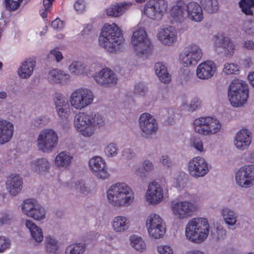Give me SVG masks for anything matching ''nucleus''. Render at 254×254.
<instances>
[{"label": "nucleus", "instance_id": "nucleus-17", "mask_svg": "<svg viewBox=\"0 0 254 254\" xmlns=\"http://www.w3.org/2000/svg\"><path fill=\"white\" fill-rule=\"evenodd\" d=\"M195 210L193 203L189 201H181L172 203V210L174 215L179 219L190 217Z\"/></svg>", "mask_w": 254, "mask_h": 254}, {"label": "nucleus", "instance_id": "nucleus-38", "mask_svg": "<svg viewBox=\"0 0 254 254\" xmlns=\"http://www.w3.org/2000/svg\"><path fill=\"white\" fill-rule=\"evenodd\" d=\"M130 244L136 251L142 252L146 249V245L142 239L138 236L133 235L130 238Z\"/></svg>", "mask_w": 254, "mask_h": 254}, {"label": "nucleus", "instance_id": "nucleus-50", "mask_svg": "<svg viewBox=\"0 0 254 254\" xmlns=\"http://www.w3.org/2000/svg\"><path fill=\"white\" fill-rule=\"evenodd\" d=\"M157 251L159 254H173V250L167 245L158 246Z\"/></svg>", "mask_w": 254, "mask_h": 254}, {"label": "nucleus", "instance_id": "nucleus-11", "mask_svg": "<svg viewBox=\"0 0 254 254\" xmlns=\"http://www.w3.org/2000/svg\"><path fill=\"white\" fill-rule=\"evenodd\" d=\"M146 225L149 236L152 238H162L165 233V224L162 218L157 214H150L146 221Z\"/></svg>", "mask_w": 254, "mask_h": 254}, {"label": "nucleus", "instance_id": "nucleus-21", "mask_svg": "<svg viewBox=\"0 0 254 254\" xmlns=\"http://www.w3.org/2000/svg\"><path fill=\"white\" fill-rule=\"evenodd\" d=\"M54 101L58 115L61 119L67 118L70 112L67 99L61 93H55Z\"/></svg>", "mask_w": 254, "mask_h": 254}, {"label": "nucleus", "instance_id": "nucleus-25", "mask_svg": "<svg viewBox=\"0 0 254 254\" xmlns=\"http://www.w3.org/2000/svg\"><path fill=\"white\" fill-rule=\"evenodd\" d=\"M13 124L6 120L0 119V144L9 142L13 135Z\"/></svg>", "mask_w": 254, "mask_h": 254}, {"label": "nucleus", "instance_id": "nucleus-52", "mask_svg": "<svg viewBox=\"0 0 254 254\" xmlns=\"http://www.w3.org/2000/svg\"><path fill=\"white\" fill-rule=\"evenodd\" d=\"M10 242L8 239L4 237L0 236V253L3 252L10 247Z\"/></svg>", "mask_w": 254, "mask_h": 254}, {"label": "nucleus", "instance_id": "nucleus-22", "mask_svg": "<svg viewBox=\"0 0 254 254\" xmlns=\"http://www.w3.org/2000/svg\"><path fill=\"white\" fill-rule=\"evenodd\" d=\"M216 69V65L213 62L207 61L198 65L196 75L200 79H208L214 75Z\"/></svg>", "mask_w": 254, "mask_h": 254}, {"label": "nucleus", "instance_id": "nucleus-48", "mask_svg": "<svg viewBox=\"0 0 254 254\" xmlns=\"http://www.w3.org/2000/svg\"><path fill=\"white\" fill-rule=\"evenodd\" d=\"M201 100L197 97L193 98L189 106L188 110L193 112L200 107Z\"/></svg>", "mask_w": 254, "mask_h": 254}, {"label": "nucleus", "instance_id": "nucleus-12", "mask_svg": "<svg viewBox=\"0 0 254 254\" xmlns=\"http://www.w3.org/2000/svg\"><path fill=\"white\" fill-rule=\"evenodd\" d=\"M58 137L55 131L45 129L41 131L38 138V147L44 152L51 151L58 143Z\"/></svg>", "mask_w": 254, "mask_h": 254}, {"label": "nucleus", "instance_id": "nucleus-26", "mask_svg": "<svg viewBox=\"0 0 254 254\" xmlns=\"http://www.w3.org/2000/svg\"><path fill=\"white\" fill-rule=\"evenodd\" d=\"M216 44H219L225 50V54L227 57L232 56L234 53L235 47L234 43L228 37L224 34L218 33L214 36Z\"/></svg>", "mask_w": 254, "mask_h": 254}, {"label": "nucleus", "instance_id": "nucleus-55", "mask_svg": "<svg viewBox=\"0 0 254 254\" xmlns=\"http://www.w3.org/2000/svg\"><path fill=\"white\" fill-rule=\"evenodd\" d=\"M49 56H53L56 59V61L59 62L61 61L63 58L62 53L55 49L52 50L49 54Z\"/></svg>", "mask_w": 254, "mask_h": 254}, {"label": "nucleus", "instance_id": "nucleus-24", "mask_svg": "<svg viewBox=\"0 0 254 254\" xmlns=\"http://www.w3.org/2000/svg\"><path fill=\"white\" fill-rule=\"evenodd\" d=\"M163 197V189L156 182H152L148 185L146 198L151 204L160 202Z\"/></svg>", "mask_w": 254, "mask_h": 254}, {"label": "nucleus", "instance_id": "nucleus-33", "mask_svg": "<svg viewBox=\"0 0 254 254\" xmlns=\"http://www.w3.org/2000/svg\"><path fill=\"white\" fill-rule=\"evenodd\" d=\"M154 69L156 75L161 82L167 83L171 80V76L167 71V68L161 62L155 64Z\"/></svg>", "mask_w": 254, "mask_h": 254}, {"label": "nucleus", "instance_id": "nucleus-61", "mask_svg": "<svg viewBox=\"0 0 254 254\" xmlns=\"http://www.w3.org/2000/svg\"><path fill=\"white\" fill-rule=\"evenodd\" d=\"M161 163L163 165H166L168 167H169L171 165V162L168 156H162V159L161 160Z\"/></svg>", "mask_w": 254, "mask_h": 254}, {"label": "nucleus", "instance_id": "nucleus-16", "mask_svg": "<svg viewBox=\"0 0 254 254\" xmlns=\"http://www.w3.org/2000/svg\"><path fill=\"white\" fill-rule=\"evenodd\" d=\"M188 169L191 176L198 178L204 176L208 171V165L201 157L193 158L189 163Z\"/></svg>", "mask_w": 254, "mask_h": 254}, {"label": "nucleus", "instance_id": "nucleus-37", "mask_svg": "<svg viewBox=\"0 0 254 254\" xmlns=\"http://www.w3.org/2000/svg\"><path fill=\"white\" fill-rule=\"evenodd\" d=\"M199 1L205 10L208 13H215L218 9V2L217 0H199Z\"/></svg>", "mask_w": 254, "mask_h": 254}, {"label": "nucleus", "instance_id": "nucleus-27", "mask_svg": "<svg viewBox=\"0 0 254 254\" xmlns=\"http://www.w3.org/2000/svg\"><path fill=\"white\" fill-rule=\"evenodd\" d=\"M22 180L18 175H11L7 177L6 186V189L11 195H16L22 189Z\"/></svg>", "mask_w": 254, "mask_h": 254}, {"label": "nucleus", "instance_id": "nucleus-41", "mask_svg": "<svg viewBox=\"0 0 254 254\" xmlns=\"http://www.w3.org/2000/svg\"><path fill=\"white\" fill-rule=\"evenodd\" d=\"M69 70L71 73L79 75L84 72L85 67L81 62L76 61L69 65Z\"/></svg>", "mask_w": 254, "mask_h": 254}, {"label": "nucleus", "instance_id": "nucleus-32", "mask_svg": "<svg viewBox=\"0 0 254 254\" xmlns=\"http://www.w3.org/2000/svg\"><path fill=\"white\" fill-rule=\"evenodd\" d=\"M112 224L114 230L122 232L128 229L129 221L126 217L118 216L113 219Z\"/></svg>", "mask_w": 254, "mask_h": 254}, {"label": "nucleus", "instance_id": "nucleus-54", "mask_svg": "<svg viewBox=\"0 0 254 254\" xmlns=\"http://www.w3.org/2000/svg\"><path fill=\"white\" fill-rule=\"evenodd\" d=\"M193 146L197 150L202 151L203 150V143L200 138H194L193 141Z\"/></svg>", "mask_w": 254, "mask_h": 254}, {"label": "nucleus", "instance_id": "nucleus-56", "mask_svg": "<svg viewBox=\"0 0 254 254\" xmlns=\"http://www.w3.org/2000/svg\"><path fill=\"white\" fill-rule=\"evenodd\" d=\"M63 22L60 19L57 18L52 22L51 26L55 29H60L63 27Z\"/></svg>", "mask_w": 254, "mask_h": 254}, {"label": "nucleus", "instance_id": "nucleus-2", "mask_svg": "<svg viewBox=\"0 0 254 254\" xmlns=\"http://www.w3.org/2000/svg\"><path fill=\"white\" fill-rule=\"evenodd\" d=\"M104 124V118L99 113L79 112L74 117L75 127L84 136H91L94 132L95 127H100Z\"/></svg>", "mask_w": 254, "mask_h": 254}, {"label": "nucleus", "instance_id": "nucleus-59", "mask_svg": "<svg viewBox=\"0 0 254 254\" xmlns=\"http://www.w3.org/2000/svg\"><path fill=\"white\" fill-rule=\"evenodd\" d=\"M9 219V216L8 214L1 213L0 216V223L2 224L7 223Z\"/></svg>", "mask_w": 254, "mask_h": 254}, {"label": "nucleus", "instance_id": "nucleus-8", "mask_svg": "<svg viewBox=\"0 0 254 254\" xmlns=\"http://www.w3.org/2000/svg\"><path fill=\"white\" fill-rule=\"evenodd\" d=\"M131 43L138 56L150 54L152 50L151 41L147 38L145 30L138 28L134 31L131 37Z\"/></svg>", "mask_w": 254, "mask_h": 254}, {"label": "nucleus", "instance_id": "nucleus-6", "mask_svg": "<svg viewBox=\"0 0 254 254\" xmlns=\"http://www.w3.org/2000/svg\"><path fill=\"white\" fill-rule=\"evenodd\" d=\"M228 96L231 104L234 107L243 106L249 97L248 86L238 79L232 81L229 86Z\"/></svg>", "mask_w": 254, "mask_h": 254}, {"label": "nucleus", "instance_id": "nucleus-63", "mask_svg": "<svg viewBox=\"0 0 254 254\" xmlns=\"http://www.w3.org/2000/svg\"><path fill=\"white\" fill-rule=\"evenodd\" d=\"M244 47L249 50L254 49V42L251 40L246 41L244 43Z\"/></svg>", "mask_w": 254, "mask_h": 254}, {"label": "nucleus", "instance_id": "nucleus-58", "mask_svg": "<svg viewBox=\"0 0 254 254\" xmlns=\"http://www.w3.org/2000/svg\"><path fill=\"white\" fill-rule=\"evenodd\" d=\"M143 166L144 169L146 171H149L153 169V165L150 161L148 160H145L143 163Z\"/></svg>", "mask_w": 254, "mask_h": 254}, {"label": "nucleus", "instance_id": "nucleus-43", "mask_svg": "<svg viewBox=\"0 0 254 254\" xmlns=\"http://www.w3.org/2000/svg\"><path fill=\"white\" fill-rule=\"evenodd\" d=\"M84 246L79 244L68 246L65 250V254H82L84 251Z\"/></svg>", "mask_w": 254, "mask_h": 254}, {"label": "nucleus", "instance_id": "nucleus-53", "mask_svg": "<svg viewBox=\"0 0 254 254\" xmlns=\"http://www.w3.org/2000/svg\"><path fill=\"white\" fill-rule=\"evenodd\" d=\"M75 189L79 190V192L84 193L86 191V187L85 186V184L83 181L80 180L75 184Z\"/></svg>", "mask_w": 254, "mask_h": 254}, {"label": "nucleus", "instance_id": "nucleus-15", "mask_svg": "<svg viewBox=\"0 0 254 254\" xmlns=\"http://www.w3.org/2000/svg\"><path fill=\"white\" fill-rule=\"evenodd\" d=\"M202 55L201 50L196 45L188 47L184 53L180 56L182 64L185 66L195 65L200 60Z\"/></svg>", "mask_w": 254, "mask_h": 254}, {"label": "nucleus", "instance_id": "nucleus-64", "mask_svg": "<svg viewBox=\"0 0 254 254\" xmlns=\"http://www.w3.org/2000/svg\"><path fill=\"white\" fill-rule=\"evenodd\" d=\"M248 79L252 86L254 88V72L251 73L248 75Z\"/></svg>", "mask_w": 254, "mask_h": 254}, {"label": "nucleus", "instance_id": "nucleus-62", "mask_svg": "<svg viewBox=\"0 0 254 254\" xmlns=\"http://www.w3.org/2000/svg\"><path fill=\"white\" fill-rule=\"evenodd\" d=\"M217 238L218 240H220L224 238L226 235V232L225 230L223 229H217Z\"/></svg>", "mask_w": 254, "mask_h": 254}, {"label": "nucleus", "instance_id": "nucleus-44", "mask_svg": "<svg viewBox=\"0 0 254 254\" xmlns=\"http://www.w3.org/2000/svg\"><path fill=\"white\" fill-rule=\"evenodd\" d=\"M55 0H43V4L44 9L40 10V15L42 18L47 16L48 12H50L52 8L53 2Z\"/></svg>", "mask_w": 254, "mask_h": 254}, {"label": "nucleus", "instance_id": "nucleus-45", "mask_svg": "<svg viewBox=\"0 0 254 254\" xmlns=\"http://www.w3.org/2000/svg\"><path fill=\"white\" fill-rule=\"evenodd\" d=\"M223 71L226 74H236L239 71V67L234 64L226 63Z\"/></svg>", "mask_w": 254, "mask_h": 254}, {"label": "nucleus", "instance_id": "nucleus-31", "mask_svg": "<svg viewBox=\"0 0 254 254\" xmlns=\"http://www.w3.org/2000/svg\"><path fill=\"white\" fill-rule=\"evenodd\" d=\"M48 78L52 83H64L69 79V75L58 69H53L49 72Z\"/></svg>", "mask_w": 254, "mask_h": 254}, {"label": "nucleus", "instance_id": "nucleus-34", "mask_svg": "<svg viewBox=\"0 0 254 254\" xmlns=\"http://www.w3.org/2000/svg\"><path fill=\"white\" fill-rule=\"evenodd\" d=\"M26 227L29 230L32 238L37 242L43 240V232L40 228H39L32 221L26 220L25 222Z\"/></svg>", "mask_w": 254, "mask_h": 254}, {"label": "nucleus", "instance_id": "nucleus-10", "mask_svg": "<svg viewBox=\"0 0 254 254\" xmlns=\"http://www.w3.org/2000/svg\"><path fill=\"white\" fill-rule=\"evenodd\" d=\"M94 95L88 89L80 88L74 90L71 94L69 102L76 109H81L92 103Z\"/></svg>", "mask_w": 254, "mask_h": 254}, {"label": "nucleus", "instance_id": "nucleus-60", "mask_svg": "<svg viewBox=\"0 0 254 254\" xmlns=\"http://www.w3.org/2000/svg\"><path fill=\"white\" fill-rule=\"evenodd\" d=\"M92 26L90 25H87L82 30L81 33L82 35H88L92 32Z\"/></svg>", "mask_w": 254, "mask_h": 254}, {"label": "nucleus", "instance_id": "nucleus-13", "mask_svg": "<svg viewBox=\"0 0 254 254\" xmlns=\"http://www.w3.org/2000/svg\"><path fill=\"white\" fill-rule=\"evenodd\" d=\"M236 183L240 187L249 188L254 185V165H245L236 173Z\"/></svg>", "mask_w": 254, "mask_h": 254}, {"label": "nucleus", "instance_id": "nucleus-49", "mask_svg": "<svg viewBox=\"0 0 254 254\" xmlns=\"http://www.w3.org/2000/svg\"><path fill=\"white\" fill-rule=\"evenodd\" d=\"M75 10L78 13H81L85 10V3L83 0H77L74 4Z\"/></svg>", "mask_w": 254, "mask_h": 254}, {"label": "nucleus", "instance_id": "nucleus-47", "mask_svg": "<svg viewBox=\"0 0 254 254\" xmlns=\"http://www.w3.org/2000/svg\"><path fill=\"white\" fill-rule=\"evenodd\" d=\"M118 149L114 143L109 144L105 148V152L108 156H114L117 154Z\"/></svg>", "mask_w": 254, "mask_h": 254}, {"label": "nucleus", "instance_id": "nucleus-4", "mask_svg": "<svg viewBox=\"0 0 254 254\" xmlns=\"http://www.w3.org/2000/svg\"><path fill=\"white\" fill-rule=\"evenodd\" d=\"M209 233V224L207 219L201 217L190 220L185 228V235L188 240L201 244L207 238Z\"/></svg>", "mask_w": 254, "mask_h": 254}, {"label": "nucleus", "instance_id": "nucleus-39", "mask_svg": "<svg viewBox=\"0 0 254 254\" xmlns=\"http://www.w3.org/2000/svg\"><path fill=\"white\" fill-rule=\"evenodd\" d=\"M222 216L226 224L233 225L236 222V216L235 213L230 209L225 208L222 211Z\"/></svg>", "mask_w": 254, "mask_h": 254}, {"label": "nucleus", "instance_id": "nucleus-9", "mask_svg": "<svg viewBox=\"0 0 254 254\" xmlns=\"http://www.w3.org/2000/svg\"><path fill=\"white\" fill-rule=\"evenodd\" d=\"M168 6L165 0H149L144 5L143 13L152 19H160L167 12Z\"/></svg>", "mask_w": 254, "mask_h": 254}, {"label": "nucleus", "instance_id": "nucleus-42", "mask_svg": "<svg viewBox=\"0 0 254 254\" xmlns=\"http://www.w3.org/2000/svg\"><path fill=\"white\" fill-rule=\"evenodd\" d=\"M46 250L47 252L56 254L58 250L57 241L51 236L46 238Z\"/></svg>", "mask_w": 254, "mask_h": 254}, {"label": "nucleus", "instance_id": "nucleus-28", "mask_svg": "<svg viewBox=\"0 0 254 254\" xmlns=\"http://www.w3.org/2000/svg\"><path fill=\"white\" fill-rule=\"evenodd\" d=\"M251 133L246 129L240 130L236 135L235 145L237 148L245 150L249 146L251 143Z\"/></svg>", "mask_w": 254, "mask_h": 254}, {"label": "nucleus", "instance_id": "nucleus-5", "mask_svg": "<svg viewBox=\"0 0 254 254\" xmlns=\"http://www.w3.org/2000/svg\"><path fill=\"white\" fill-rule=\"evenodd\" d=\"M124 40L121 31L116 24H105L99 37V44L108 51L113 52Z\"/></svg>", "mask_w": 254, "mask_h": 254}, {"label": "nucleus", "instance_id": "nucleus-23", "mask_svg": "<svg viewBox=\"0 0 254 254\" xmlns=\"http://www.w3.org/2000/svg\"><path fill=\"white\" fill-rule=\"evenodd\" d=\"M96 82L107 86L115 85L117 81V78L113 71L109 68H103L94 76Z\"/></svg>", "mask_w": 254, "mask_h": 254}, {"label": "nucleus", "instance_id": "nucleus-40", "mask_svg": "<svg viewBox=\"0 0 254 254\" xmlns=\"http://www.w3.org/2000/svg\"><path fill=\"white\" fill-rule=\"evenodd\" d=\"M242 11L246 15H252V7H254V0H241L239 3Z\"/></svg>", "mask_w": 254, "mask_h": 254}, {"label": "nucleus", "instance_id": "nucleus-20", "mask_svg": "<svg viewBox=\"0 0 254 254\" xmlns=\"http://www.w3.org/2000/svg\"><path fill=\"white\" fill-rule=\"evenodd\" d=\"M157 38L161 44L171 46L177 41V33L174 27L169 26L159 30Z\"/></svg>", "mask_w": 254, "mask_h": 254}, {"label": "nucleus", "instance_id": "nucleus-46", "mask_svg": "<svg viewBox=\"0 0 254 254\" xmlns=\"http://www.w3.org/2000/svg\"><path fill=\"white\" fill-rule=\"evenodd\" d=\"M23 0H4L5 7L7 9L14 10L17 9Z\"/></svg>", "mask_w": 254, "mask_h": 254}, {"label": "nucleus", "instance_id": "nucleus-1", "mask_svg": "<svg viewBox=\"0 0 254 254\" xmlns=\"http://www.w3.org/2000/svg\"><path fill=\"white\" fill-rule=\"evenodd\" d=\"M186 11L191 21L199 22L204 18L202 7L196 2L190 1L186 4L184 0H176L170 10L171 22L183 20Z\"/></svg>", "mask_w": 254, "mask_h": 254}, {"label": "nucleus", "instance_id": "nucleus-7", "mask_svg": "<svg viewBox=\"0 0 254 254\" xmlns=\"http://www.w3.org/2000/svg\"><path fill=\"white\" fill-rule=\"evenodd\" d=\"M194 131L203 135H210L219 132L221 128L220 122L211 117H200L193 122Z\"/></svg>", "mask_w": 254, "mask_h": 254}, {"label": "nucleus", "instance_id": "nucleus-57", "mask_svg": "<svg viewBox=\"0 0 254 254\" xmlns=\"http://www.w3.org/2000/svg\"><path fill=\"white\" fill-rule=\"evenodd\" d=\"M123 155L126 158L131 159L134 156V153L130 149H126L123 151Z\"/></svg>", "mask_w": 254, "mask_h": 254}, {"label": "nucleus", "instance_id": "nucleus-35", "mask_svg": "<svg viewBox=\"0 0 254 254\" xmlns=\"http://www.w3.org/2000/svg\"><path fill=\"white\" fill-rule=\"evenodd\" d=\"M31 167L35 172L41 173L48 171L50 168V165L46 159L40 158L32 162Z\"/></svg>", "mask_w": 254, "mask_h": 254}, {"label": "nucleus", "instance_id": "nucleus-51", "mask_svg": "<svg viewBox=\"0 0 254 254\" xmlns=\"http://www.w3.org/2000/svg\"><path fill=\"white\" fill-rule=\"evenodd\" d=\"M147 91V88L143 83H139L135 85L134 93L140 95H143Z\"/></svg>", "mask_w": 254, "mask_h": 254}, {"label": "nucleus", "instance_id": "nucleus-36", "mask_svg": "<svg viewBox=\"0 0 254 254\" xmlns=\"http://www.w3.org/2000/svg\"><path fill=\"white\" fill-rule=\"evenodd\" d=\"M72 157L64 151L61 152L55 158V164L58 167L66 168L71 163Z\"/></svg>", "mask_w": 254, "mask_h": 254}, {"label": "nucleus", "instance_id": "nucleus-29", "mask_svg": "<svg viewBox=\"0 0 254 254\" xmlns=\"http://www.w3.org/2000/svg\"><path fill=\"white\" fill-rule=\"evenodd\" d=\"M36 65V59L34 58L26 59L18 69V74L22 78H27L32 74Z\"/></svg>", "mask_w": 254, "mask_h": 254}, {"label": "nucleus", "instance_id": "nucleus-19", "mask_svg": "<svg viewBox=\"0 0 254 254\" xmlns=\"http://www.w3.org/2000/svg\"><path fill=\"white\" fill-rule=\"evenodd\" d=\"M91 171L99 178L105 180L109 177L105 161L100 156H95L89 162Z\"/></svg>", "mask_w": 254, "mask_h": 254}, {"label": "nucleus", "instance_id": "nucleus-14", "mask_svg": "<svg viewBox=\"0 0 254 254\" xmlns=\"http://www.w3.org/2000/svg\"><path fill=\"white\" fill-rule=\"evenodd\" d=\"M23 213L35 220H41L45 216V211L34 199L25 200L22 206Z\"/></svg>", "mask_w": 254, "mask_h": 254}, {"label": "nucleus", "instance_id": "nucleus-3", "mask_svg": "<svg viewBox=\"0 0 254 254\" xmlns=\"http://www.w3.org/2000/svg\"><path fill=\"white\" fill-rule=\"evenodd\" d=\"M109 202L115 207H126L134 199L132 189L125 183H117L110 187L107 192Z\"/></svg>", "mask_w": 254, "mask_h": 254}, {"label": "nucleus", "instance_id": "nucleus-18", "mask_svg": "<svg viewBox=\"0 0 254 254\" xmlns=\"http://www.w3.org/2000/svg\"><path fill=\"white\" fill-rule=\"evenodd\" d=\"M139 126L145 135L152 134L158 129V125L156 120L149 113L141 114L139 118Z\"/></svg>", "mask_w": 254, "mask_h": 254}, {"label": "nucleus", "instance_id": "nucleus-30", "mask_svg": "<svg viewBox=\"0 0 254 254\" xmlns=\"http://www.w3.org/2000/svg\"><path fill=\"white\" fill-rule=\"evenodd\" d=\"M131 5L132 3L130 2L117 3L108 8L106 13L110 16L118 17L122 15L127 9L129 8Z\"/></svg>", "mask_w": 254, "mask_h": 254}]
</instances>
